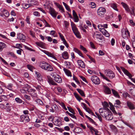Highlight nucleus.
I'll list each match as a JSON object with an SVG mask.
<instances>
[{
	"label": "nucleus",
	"instance_id": "60",
	"mask_svg": "<svg viewBox=\"0 0 135 135\" xmlns=\"http://www.w3.org/2000/svg\"><path fill=\"white\" fill-rule=\"evenodd\" d=\"M74 114H71L70 113H69V115L71 117H72V118H74V119H76V117L74 115Z\"/></svg>",
	"mask_w": 135,
	"mask_h": 135
},
{
	"label": "nucleus",
	"instance_id": "29",
	"mask_svg": "<svg viewBox=\"0 0 135 135\" xmlns=\"http://www.w3.org/2000/svg\"><path fill=\"white\" fill-rule=\"evenodd\" d=\"M43 51L45 54L48 55V56L52 58H54V55L51 53L45 50H44Z\"/></svg>",
	"mask_w": 135,
	"mask_h": 135
},
{
	"label": "nucleus",
	"instance_id": "54",
	"mask_svg": "<svg viewBox=\"0 0 135 135\" xmlns=\"http://www.w3.org/2000/svg\"><path fill=\"white\" fill-rule=\"evenodd\" d=\"M73 80H75L77 84H79L80 82L78 80L77 78L74 75L73 76Z\"/></svg>",
	"mask_w": 135,
	"mask_h": 135
},
{
	"label": "nucleus",
	"instance_id": "33",
	"mask_svg": "<svg viewBox=\"0 0 135 135\" xmlns=\"http://www.w3.org/2000/svg\"><path fill=\"white\" fill-rule=\"evenodd\" d=\"M99 74L100 76L104 79H105L106 80L110 82V80L106 77L103 74L101 73L100 72L99 73Z\"/></svg>",
	"mask_w": 135,
	"mask_h": 135
},
{
	"label": "nucleus",
	"instance_id": "15",
	"mask_svg": "<svg viewBox=\"0 0 135 135\" xmlns=\"http://www.w3.org/2000/svg\"><path fill=\"white\" fill-rule=\"evenodd\" d=\"M73 16L74 21L75 22H78L79 21V19L76 12L74 10L73 11Z\"/></svg>",
	"mask_w": 135,
	"mask_h": 135
},
{
	"label": "nucleus",
	"instance_id": "26",
	"mask_svg": "<svg viewBox=\"0 0 135 135\" xmlns=\"http://www.w3.org/2000/svg\"><path fill=\"white\" fill-rule=\"evenodd\" d=\"M36 44L37 46L42 48H44L45 47V43L42 42H37Z\"/></svg>",
	"mask_w": 135,
	"mask_h": 135
},
{
	"label": "nucleus",
	"instance_id": "28",
	"mask_svg": "<svg viewBox=\"0 0 135 135\" xmlns=\"http://www.w3.org/2000/svg\"><path fill=\"white\" fill-rule=\"evenodd\" d=\"M74 95L75 97L78 100L79 102H80V100H82V99L81 98L79 95L77 93L75 92H74Z\"/></svg>",
	"mask_w": 135,
	"mask_h": 135
},
{
	"label": "nucleus",
	"instance_id": "53",
	"mask_svg": "<svg viewBox=\"0 0 135 135\" xmlns=\"http://www.w3.org/2000/svg\"><path fill=\"white\" fill-rule=\"evenodd\" d=\"M129 12H130L131 15L133 16H134V15H135L134 12V9L133 8L131 10H130V11Z\"/></svg>",
	"mask_w": 135,
	"mask_h": 135
},
{
	"label": "nucleus",
	"instance_id": "44",
	"mask_svg": "<svg viewBox=\"0 0 135 135\" xmlns=\"http://www.w3.org/2000/svg\"><path fill=\"white\" fill-rule=\"evenodd\" d=\"M64 23L65 27L66 28H68L69 25V23L66 21H64Z\"/></svg>",
	"mask_w": 135,
	"mask_h": 135
},
{
	"label": "nucleus",
	"instance_id": "48",
	"mask_svg": "<svg viewBox=\"0 0 135 135\" xmlns=\"http://www.w3.org/2000/svg\"><path fill=\"white\" fill-rule=\"evenodd\" d=\"M87 127L88 128H89L90 131H94L95 129L94 127L89 125H87Z\"/></svg>",
	"mask_w": 135,
	"mask_h": 135
},
{
	"label": "nucleus",
	"instance_id": "63",
	"mask_svg": "<svg viewBox=\"0 0 135 135\" xmlns=\"http://www.w3.org/2000/svg\"><path fill=\"white\" fill-rule=\"evenodd\" d=\"M46 38H47L48 41L50 42H51L52 40V38L50 36L46 37Z\"/></svg>",
	"mask_w": 135,
	"mask_h": 135
},
{
	"label": "nucleus",
	"instance_id": "23",
	"mask_svg": "<svg viewBox=\"0 0 135 135\" xmlns=\"http://www.w3.org/2000/svg\"><path fill=\"white\" fill-rule=\"evenodd\" d=\"M61 55L62 58L64 59H67L69 58L68 53L66 51H65L63 52Z\"/></svg>",
	"mask_w": 135,
	"mask_h": 135
},
{
	"label": "nucleus",
	"instance_id": "5",
	"mask_svg": "<svg viewBox=\"0 0 135 135\" xmlns=\"http://www.w3.org/2000/svg\"><path fill=\"white\" fill-rule=\"evenodd\" d=\"M120 68L123 72L127 76H128L132 81L133 82L135 83V79L131 78L132 76V75L130 74L129 72L123 67L121 66Z\"/></svg>",
	"mask_w": 135,
	"mask_h": 135
},
{
	"label": "nucleus",
	"instance_id": "9",
	"mask_svg": "<svg viewBox=\"0 0 135 135\" xmlns=\"http://www.w3.org/2000/svg\"><path fill=\"white\" fill-rule=\"evenodd\" d=\"M28 91L29 94L32 97L36 98L37 97V94L35 92V90L33 89H29L28 90Z\"/></svg>",
	"mask_w": 135,
	"mask_h": 135
},
{
	"label": "nucleus",
	"instance_id": "27",
	"mask_svg": "<svg viewBox=\"0 0 135 135\" xmlns=\"http://www.w3.org/2000/svg\"><path fill=\"white\" fill-rule=\"evenodd\" d=\"M7 47L6 45L4 43L0 42V51H2L3 48Z\"/></svg>",
	"mask_w": 135,
	"mask_h": 135
},
{
	"label": "nucleus",
	"instance_id": "39",
	"mask_svg": "<svg viewBox=\"0 0 135 135\" xmlns=\"http://www.w3.org/2000/svg\"><path fill=\"white\" fill-rule=\"evenodd\" d=\"M35 101L40 105H42L43 104V102L40 99H36L35 100Z\"/></svg>",
	"mask_w": 135,
	"mask_h": 135
},
{
	"label": "nucleus",
	"instance_id": "43",
	"mask_svg": "<svg viewBox=\"0 0 135 135\" xmlns=\"http://www.w3.org/2000/svg\"><path fill=\"white\" fill-rule=\"evenodd\" d=\"M80 48L81 50H82L85 52H86L87 51L85 48L81 45H80Z\"/></svg>",
	"mask_w": 135,
	"mask_h": 135
},
{
	"label": "nucleus",
	"instance_id": "3",
	"mask_svg": "<svg viewBox=\"0 0 135 135\" xmlns=\"http://www.w3.org/2000/svg\"><path fill=\"white\" fill-rule=\"evenodd\" d=\"M105 9L103 7H100L97 10V13L98 15L102 17L104 16L106 12Z\"/></svg>",
	"mask_w": 135,
	"mask_h": 135
},
{
	"label": "nucleus",
	"instance_id": "16",
	"mask_svg": "<svg viewBox=\"0 0 135 135\" xmlns=\"http://www.w3.org/2000/svg\"><path fill=\"white\" fill-rule=\"evenodd\" d=\"M47 81L50 85H56L57 84L50 77L48 78Z\"/></svg>",
	"mask_w": 135,
	"mask_h": 135
},
{
	"label": "nucleus",
	"instance_id": "4",
	"mask_svg": "<svg viewBox=\"0 0 135 135\" xmlns=\"http://www.w3.org/2000/svg\"><path fill=\"white\" fill-rule=\"evenodd\" d=\"M54 79V80L56 82L58 83H61L62 82V79L61 77L58 74H54L53 73L51 74V75Z\"/></svg>",
	"mask_w": 135,
	"mask_h": 135
},
{
	"label": "nucleus",
	"instance_id": "59",
	"mask_svg": "<svg viewBox=\"0 0 135 135\" xmlns=\"http://www.w3.org/2000/svg\"><path fill=\"white\" fill-rule=\"evenodd\" d=\"M58 33L62 41L65 39L64 36L61 33L59 32Z\"/></svg>",
	"mask_w": 135,
	"mask_h": 135
},
{
	"label": "nucleus",
	"instance_id": "7",
	"mask_svg": "<svg viewBox=\"0 0 135 135\" xmlns=\"http://www.w3.org/2000/svg\"><path fill=\"white\" fill-rule=\"evenodd\" d=\"M107 113L105 114V116L103 117L108 120H111L113 118L112 113L110 110L108 109H107Z\"/></svg>",
	"mask_w": 135,
	"mask_h": 135
},
{
	"label": "nucleus",
	"instance_id": "36",
	"mask_svg": "<svg viewBox=\"0 0 135 135\" xmlns=\"http://www.w3.org/2000/svg\"><path fill=\"white\" fill-rule=\"evenodd\" d=\"M112 8L114 10L117 11H118V9L117 8L116 4L115 3H112L111 5Z\"/></svg>",
	"mask_w": 135,
	"mask_h": 135
},
{
	"label": "nucleus",
	"instance_id": "47",
	"mask_svg": "<svg viewBox=\"0 0 135 135\" xmlns=\"http://www.w3.org/2000/svg\"><path fill=\"white\" fill-rule=\"evenodd\" d=\"M90 7L92 8H94L96 7V5L93 2H91L90 4Z\"/></svg>",
	"mask_w": 135,
	"mask_h": 135
},
{
	"label": "nucleus",
	"instance_id": "42",
	"mask_svg": "<svg viewBox=\"0 0 135 135\" xmlns=\"http://www.w3.org/2000/svg\"><path fill=\"white\" fill-rule=\"evenodd\" d=\"M27 68L31 71H33V70L34 69V68L32 66L29 65H28L27 66Z\"/></svg>",
	"mask_w": 135,
	"mask_h": 135
},
{
	"label": "nucleus",
	"instance_id": "2",
	"mask_svg": "<svg viewBox=\"0 0 135 135\" xmlns=\"http://www.w3.org/2000/svg\"><path fill=\"white\" fill-rule=\"evenodd\" d=\"M122 36L125 39H127L130 37V33L127 29H123L121 30Z\"/></svg>",
	"mask_w": 135,
	"mask_h": 135
},
{
	"label": "nucleus",
	"instance_id": "10",
	"mask_svg": "<svg viewBox=\"0 0 135 135\" xmlns=\"http://www.w3.org/2000/svg\"><path fill=\"white\" fill-rule=\"evenodd\" d=\"M108 108H105V109H103L100 108L99 109V112L101 115L103 117L104 116H105V114L107 113V109H108Z\"/></svg>",
	"mask_w": 135,
	"mask_h": 135
},
{
	"label": "nucleus",
	"instance_id": "22",
	"mask_svg": "<svg viewBox=\"0 0 135 135\" xmlns=\"http://www.w3.org/2000/svg\"><path fill=\"white\" fill-rule=\"evenodd\" d=\"M44 70L47 71H53V69L52 66L48 63Z\"/></svg>",
	"mask_w": 135,
	"mask_h": 135
},
{
	"label": "nucleus",
	"instance_id": "19",
	"mask_svg": "<svg viewBox=\"0 0 135 135\" xmlns=\"http://www.w3.org/2000/svg\"><path fill=\"white\" fill-rule=\"evenodd\" d=\"M104 92L106 94H109L111 93V91L110 89L106 86H104Z\"/></svg>",
	"mask_w": 135,
	"mask_h": 135
},
{
	"label": "nucleus",
	"instance_id": "14",
	"mask_svg": "<svg viewBox=\"0 0 135 135\" xmlns=\"http://www.w3.org/2000/svg\"><path fill=\"white\" fill-rule=\"evenodd\" d=\"M81 103L83 106V108L85 109L86 112L89 113L93 115L94 113L89 108H87L86 106V104L85 103Z\"/></svg>",
	"mask_w": 135,
	"mask_h": 135
},
{
	"label": "nucleus",
	"instance_id": "55",
	"mask_svg": "<svg viewBox=\"0 0 135 135\" xmlns=\"http://www.w3.org/2000/svg\"><path fill=\"white\" fill-rule=\"evenodd\" d=\"M33 15L36 16H39L40 15V14L37 11H35L33 12Z\"/></svg>",
	"mask_w": 135,
	"mask_h": 135
},
{
	"label": "nucleus",
	"instance_id": "46",
	"mask_svg": "<svg viewBox=\"0 0 135 135\" xmlns=\"http://www.w3.org/2000/svg\"><path fill=\"white\" fill-rule=\"evenodd\" d=\"M58 7L61 12L62 13L64 12V9L61 5H59Z\"/></svg>",
	"mask_w": 135,
	"mask_h": 135
},
{
	"label": "nucleus",
	"instance_id": "41",
	"mask_svg": "<svg viewBox=\"0 0 135 135\" xmlns=\"http://www.w3.org/2000/svg\"><path fill=\"white\" fill-rule=\"evenodd\" d=\"M130 92L133 96L135 97V88L130 89Z\"/></svg>",
	"mask_w": 135,
	"mask_h": 135
},
{
	"label": "nucleus",
	"instance_id": "62",
	"mask_svg": "<svg viewBox=\"0 0 135 135\" xmlns=\"http://www.w3.org/2000/svg\"><path fill=\"white\" fill-rule=\"evenodd\" d=\"M33 2L31 3H29L30 6H32L33 5H36L37 4V2L35 0H34L33 1Z\"/></svg>",
	"mask_w": 135,
	"mask_h": 135
},
{
	"label": "nucleus",
	"instance_id": "20",
	"mask_svg": "<svg viewBox=\"0 0 135 135\" xmlns=\"http://www.w3.org/2000/svg\"><path fill=\"white\" fill-rule=\"evenodd\" d=\"M47 64V63L45 62H41L40 63L39 66L42 69L45 70Z\"/></svg>",
	"mask_w": 135,
	"mask_h": 135
},
{
	"label": "nucleus",
	"instance_id": "57",
	"mask_svg": "<svg viewBox=\"0 0 135 135\" xmlns=\"http://www.w3.org/2000/svg\"><path fill=\"white\" fill-rule=\"evenodd\" d=\"M24 97L26 99H27L28 100H31L30 97L29 95H24Z\"/></svg>",
	"mask_w": 135,
	"mask_h": 135
},
{
	"label": "nucleus",
	"instance_id": "38",
	"mask_svg": "<svg viewBox=\"0 0 135 135\" xmlns=\"http://www.w3.org/2000/svg\"><path fill=\"white\" fill-rule=\"evenodd\" d=\"M13 84H8V85L6 86V88L8 89L11 90L12 89V86Z\"/></svg>",
	"mask_w": 135,
	"mask_h": 135
},
{
	"label": "nucleus",
	"instance_id": "13",
	"mask_svg": "<svg viewBox=\"0 0 135 135\" xmlns=\"http://www.w3.org/2000/svg\"><path fill=\"white\" fill-rule=\"evenodd\" d=\"M55 120L54 122H52L55 125L59 127L61 124V121L58 118L55 119L54 118H53L52 121L54 120Z\"/></svg>",
	"mask_w": 135,
	"mask_h": 135
},
{
	"label": "nucleus",
	"instance_id": "40",
	"mask_svg": "<svg viewBox=\"0 0 135 135\" xmlns=\"http://www.w3.org/2000/svg\"><path fill=\"white\" fill-rule=\"evenodd\" d=\"M23 7L25 9H27L31 6L29 3L28 4L24 3L23 4Z\"/></svg>",
	"mask_w": 135,
	"mask_h": 135
},
{
	"label": "nucleus",
	"instance_id": "1",
	"mask_svg": "<svg viewBox=\"0 0 135 135\" xmlns=\"http://www.w3.org/2000/svg\"><path fill=\"white\" fill-rule=\"evenodd\" d=\"M71 25L72 30L75 35L78 38H80V33L76 27L75 24L73 22H71Z\"/></svg>",
	"mask_w": 135,
	"mask_h": 135
},
{
	"label": "nucleus",
	"instance_id": "24",
	"mask_svg": "<svg viewBox=\"0 0 135 135\" xmlns=\"http://www.w3.org/2000/svg\"><path fill=\"white\" fill-rule=\"evenodd\" d=\"M63 70L64 71L65 74L68 76L70 77H71L72 76L71 73L69 70L66 68H64L63 69Z\"/></svg>",
	"mask_w": 135,
	"mask_h": 135
},
{
	"label": "nucleus",
	"instance_id": "18",
	"mask_svg": "<svg viewBox=\"0 0 135 135\" xmlns=\"http://www.w3.org/2000/svg\"><path fill=\"white\" fill-rule=\"evenodd\" d=\"M77 63L78 65L81 68H85V65L84 62L81 60H79L77 61Z\"/></svg>",
	"mask_w": 135,
	"mask_h": 135
},
{
	"label": "nucleus",
	"instance_id": "12",
	"mask_svg": "<svg viewBox=\"0 0 135 135\" xmlns=\"http://www.w3.org/2000/svg\"><path fill=\"white\" fill-rule=\"evenodd\" d=\"M49 10L51 16L54 17H56L58 13L57 12H56L54 9L51 7H50Z\"/></svg>",
	"mask_w": 135,
	"mask_h": 135
},
{
	"label": "nucleus",
	"instance_id": "6",
	"mask_svg": "<svg viewBox=\"0 0 135 135\" xmlns=\"http://www.w3.org/2000/svg\"><path fill=\"white\" fill-rule=\"evenodd\" d=\"M104 73L109 78H113L115 76L114 73L110 70H105Z\"/></svg>",
	"mask_w": 135,
	"mask_h": 135
},
{
	"label": "nucleus",
	"instance_id": "34",
	"mask_svg": "<svg viewBox=\"0 0 135 135\" xmlns=\"http://www.w3.org/2000/svg\"><path fill=\"white\" fill-rule=\"evenodd\" d=\"M6 105V107L8 110L9 111H10L11 110L12 107V104H11L7 103Z\"/></svg>",
	"mask_w": 135,
	"mask_h": 135
},
{
	"label": "nucleus",
	"instance_id": "49",
	"mask_svg": "<svg viewBox=\"0 0 135 135\" xmlns=\"http://www.w3.org/2000/svg\"><path fill=\"white\" fill-rule=\"evenodd\" d=\"M36 89L38 90H39L40 89H42V86L41 85H37V86H36L35 87Z\"/></svg>",
	"mask_w": 135,
	"mask_h": 135
},
{
	"label": "nucleus",
	"instance_id": "11",
	"mask_svg": "<svg viewBox=\"0 0 135 135\" xmlns=\"http://www.w3.org/2000/svg\"><path fill=\"white\" fill-rule=\"evenodd\" d=\"M97 32H94L93 35L94 38H96L98 40H102L103 39V36L100 34L97 33Z\"/></svg>",
	"mask_w": 135,
	"mask_h": 135
},
{
	"label": "nucleus",
	"instance_id": "45",
	"mask_svg": "<svg viewBox=\"0 0 135 135\" xmlns=\"http://www.w3.org/2000/svg\"><path fill=\"white\" fill-rule=\"evenodd\" d=\"M110 127L112 129L115 131V132H117L116 131H117V128L115 126L113 125H110Z\"/></svg>",
	"mask_w": 135,
	"mask_h": 135
},
{
	"label": "nucleus",
	"instance_id": "31",
	"mask_svg": "<svg viewBox=\"0 0 135 135\" xmlns=\"http://www.w3.org/2000/svg\"><path fill=\"white\" fill-rule=\"evenodd\" d=\"M112 90L113 94L117 98H119V97L118 93L115 90L113 89H112Z\"/></svg>",
	"mask_w": 135,
	"mask_h": 135
},
{
	"label": "nucleus",
	"instance_id": "35",
	"mask_svg": "<svg viewBox=\"0 0 135 135\" xmlns=\"http://www.w3.org/2000/svg\"><path fill=\"white\" fill-rule=\"evenodd\" d=\"M15 100L17 103L19 104L22 103L23 102L22 100L21 99L18 97L15 98Z\"/></svg>",
	"mask_w": 135,
	"mask_h": 135
},
{
	"label": "nucleus",
	"instance_id": "30",
	"mask_svg": "<svg viewBox=\"0 0 135 135\" xmlns=\"http://www.w3.org/2000/svg\"><path fill=\"white\" fill-rule=\"evenodd\" d=\"M127 104L128 106L130 109H134V107L133 105L131 102H127Z\"/></svg>",
	"mask_w": 135,
	"mask_h": 135
},
{
	"label": "nucleus",
	"instance_id": "52",
	"mask_svg": "<svg viewBox=\"0 0 135 135\" xmlns=\"http://www.w3.org/2000/svg\"><path fill=\"white\" fill-rule=\"evenodd\" d=\"M62 41H63V43L65 45L66 47L67 48H68L69 47V46L65 39L63 40H62Z\"/></svg>",
	"mask_w": 135,
	"mask_h": 135
},
{
	"label": "nucleus",
	"instance_id": "64",
	"mask_svg": "<svg viewBox=\"0 0 135 135\" xmlns=\"http://www.w3.org/2000/svg\"><path fill=\"white\" fill-rule=\"evenodd\" d=\"M5 14L4 16L8 17L9 15V12H8L7 10H6V11L5 12V13H4Z\"/></svg>",
	"mask_w": 135,
	"mask_h": 135
},
{
	"label": "nucleus",
	"instance_id": "32",
	"mask_svg": "<svg viewBox=\"0 0 135 135\" xmlns=\"http://www.w3.org/2000/svg\"><path fill=\"white\" fill-rule=\"evenodd\" d=\"M77 90L81 95L83 97H85V94L84 93V92L81 89H77Z\"/></svg>",
	"mask_w": 135,
	"mask_h": 135
},
{
	"label": "nucleus",
	"instance_id": "21",
	"mask_svg": "<svg viewBox=\"0 0 135 135\" xmlns=\"http://www.w3.org/2000/svg\"><path fill=\"white\" fill-rule=\"evenodd\" d=\"M121 4L123 6V7L125 8L126 12H127L129 13V12L130 11V9L128 6L126 4L123 2H121Z\"/></svg>",
	"mask_w": 135,
	"mask_h": 135
},
{
	"label": "nucleus",
	"instance_id": "17",
	"mask_svg": "<svg viewBox=\"0 0 135 135\" xmlns=\"http://www.w3.org/2000/svg\"><path fill=\"white\" fill-rule=\"evenodd\" d=\"M17 38L20 40L21 41L24 42L25 41V36L22 34L20 33L17 34Z\"/></svg>",
	"mask_w": 135,
	"mask_h": 135
},
{
	"label": "nucleus",
	"instance_id": "61",
	"mask_svg": "<svg viewBox=\"0 0 135 135\" xmlns=\"http://www.w3.org/2000/svg\"><path fill=\"white\" fill-rule=\"evenodd\" d=\"M103 105L105 107L104 108V109H105V108H107V107L109 106V105L107 102H104Z\"/></svg>",
	"mask_w": 135,
	"mask_h": 135
},
{
	"label": "nucleus",
	"instance_id": "51",
	"mask_svg": "<svg viewBox=\"0 0 135 135\" xmlns=\"http://www.w3.org/2000/svg\"><path fill=\"white\" fill-rule=\"evenodd\" d=\"M1 98L2 99V100H3L4 101H7L8 100V98H7L6 96L5 95H2L1 97Z\"/></svg>",
	"mask_w": 135,
	"mask_h": 135
},
{
	"label": "nucleus",
	"instance_id": "37",
	"mask_svg": "<svg viewBox=\"0 0 135 135\" xmlns=\"http://www.w3.org/2000/svg\"><path fill=\"white\" fill-rule=\"evenodd\" d=\"M95 114H96L97 117H97V118L99 119V121L102 122V117L99 114L97 113L96 112H95Z\"/></svg>",
	"mask_w": 135,
	"mask_h": 135
},
{
	"label": "nucleus",
	"instance_id": "56",
	"mask_svg": "<svg viewBox=\"0 0 135 135\" xmlns=\"http://www.w3.org/2000/svg\"><path fill=\"white\" fill-rule=\"evenodd\" d=\"M79 77L81 79L83 80V81L87 83H88V82L87 81L85 78V77L81 76H79Z\"/></svg>",
	"mask_w": 135,
	"mask_h": 135
},
{
	"label": "nucleus",
	"instance_id": "8",
	"mask_svg": "<svg viewBox=\"0 0 135 135\" xmlns=\"http://www.w3.org/2000/svg\"><path fill=\"white\" fill-rule=\"evenodd\" d=\"M91 80L93 83L95 85L99 84L100 82L99 78L95 75H93L91 77Z\"/></svg>",
	"mask_w": 135,
	"mask_h": 135
},
{
	"label": "nucleus",
	"instance_id": "50",
	"mask_svg": "<svg viewBox=\"0 0 135 135\" xmlns=\"http://www.w3.org/2000/svg\"><path fill=\"white\" fill-rule=\"evenodd\" d=\"M69 111L73 114H75V113L74 110L71 108L69 107H67Z\"/></svg>",
	"mask_w": 135,
	"mask_h": 135
},
{
	"label": "nucleus",
	"instance_id": "25",
	"mask_svg": "<svg viewBox=\"0 0 135 135\" xmlns=\"http://www.w3.org/2000/svg\"><path fill=\"white\" fill-rule=\"evenodd\" d=\"M35 73L36 76L37 77V79L40 81H42V79L40 74L37 71H36Z\"/></svg>",
	"mask_w": 135,
	"mask_h": 135
},
{
	"label": "nucleus",
	"instance_id": "58",
	"mask_svg": "<svg viewBox=\"0 0 135 135\" xmlns=\"http://www.w3.org/2000/svg\"><path fill=\"white\" fill-rule=\"evenodd\" d=\"M98 27L99 30V31L101 30L102 28H104L103 25L101 24H99L98 25Z\"/></svg>",
	"mask_w": 135,
	"mask_h": 135
}]
</instances>
